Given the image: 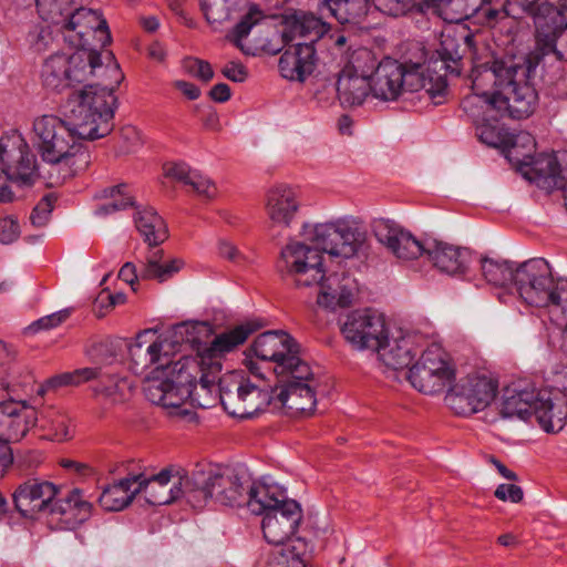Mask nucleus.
I'll return each instance as SVG.
<instances>
[{"mask_svg":"<svg viewBox=\"0 0 567 567\" xmlns=\"http://www.w3.org/2000/svg\"><path fill=\"white\" fill-rule=\"evenodd\" d=\"M107 71L112 78L111 83L84 85L69 94L64 105L69 122L51 114L33 121V144L49 166L44 172L34 157V183L42 178L47 186L56 187L86 169L91 156L83 141L102 138L112 132L117 102L114 92L124 74L116 64L107 68Z\"/></svg>","mask_w":567,"mask_h":567,"instance_id":"obj_1","label":"nucleus"},{"mask_svg":"<svg viewBox=\"0 0 567 567\" xmlns=\"http://www.w3.org/2000/svg\"><path fill=\"white\" fill-rule=\"evenodd\" d=\"M473 95L463 99L461 106L473 118L485 121L484 107L499 116L520 120L529 116L537 102L535 89L527 82V68L515 56L474 61L472 68Z\"/></svg>","mask_w":567,"mask_h":567,"instance_id":"obj_2","label":"nucleus"},{"mask_svg":"<svg viewBox=\"0 0 567 567\" xmlns=\"http://www.w3.org/2000/svg\"><path fill=\"white\" fill-rule=\"evenodd\" d=\"M257 328L252 323L239 324L229 331L217 334L209 346L205 347L196 357H181L173 368L177 373L179 389L166 392L161 388L163 383L155 382L147 388L148 396L153 401H166L168 405L173 406L186 403L189 400L192 404L206 408V403L200 400L198 385L202 392L212 393L217 379L221 378L219 357L244 343Z\"/></svg>","mask_w":567,"mask_h":567,"instance_id":"obj_3","label":"nucleus"},{"mask_svg":"<svg viewBox=\"0 0 567 567\" xmlns=\"http://www.w3.org/2000/svg\"><path fill=\"white\" fill-rule=\"evenodd\" d=\"M372 94L382 101H395L403 92L424 91L434 104H441L447 90L444 75L422 64H403L383 59L371 72Z\"/></svg>","mask_w":567,"mask_h":567,"instance_id":"obj_4","label":"nucleus"},{"mask_svg":"<svg viewBox=\"0 0 567 567\" xmlns=\"http://www.w3.org/2000/svg\"><path fill=\"white\" fill-rule=\"evenodd\" d=\"M163 342L158 341L154 331L144 330L140 332L135 341L128 347V368L136 375H142L152 369L146 375V382L143 386L144 394L150 402L163 406L172 415L193 416L194 413L185 408V403L173 406L168 405L166 401H153L147 394V388L155 382L163 383L161 388L166 392L179 389L177 373L173 370L177 360L173 361L167 351L163 352Z\"/></svg>","mask_w":567,"mask_h":567,"instance_id":"obj_5","label":"nucleus"},{"mask_svg":"<svg viewBox=\"0 0 567 567\" xmlns=\"http://www.w3.org/2000/svg\"><path fill=\"white\" fill-rule=\"evenodd\" d=\"M109 63L104 66L101 61V54L96 49H78L73 52H56L44 59L40 72V79L49 90L62 91L65 87L87 81L92 75L102 72L104 79L95 85L111 83L112 78L107 71L114 61L111 51L105 53Z\"/></svg>","mask_w":567,"mask_h":567,"instance_id":"obj_6","label":"nucleus"},{"mask_svg":"<svg viewBox=\"0 0 567 567\" xmlns=\"http://www.w3.org/2000/svg\"><path fill=\"white\" fill-rule=\"evenodd\" d=\"M499 415L503 419L517 417L523 421L535 417L544 431L556 433L563 430L566 423L567 399L561 393L547 389H506Z\"/></svg>","mask_w":567,"mask_h":567,"instance_id":"obj_7","label":"nucleus"},{"mask_svg":"<svg viewBox=\"0 0 567 567\" xmlns=\"http://www.w3.org/2000/svg\"><path fill=\"white\" fill-rule=\"evenodd\" d=\"M302 518L300 505L289 499L280 507L267 512L261 528L267 543L274 545L271 556L280 567H305V544L300 538H292Z\"/></svg>","mask_w":567,"mask_h":567,"instance_id":"obj_8","label":"nucleus"},{"mask_svg":"<svg viewBox=\"0 0 567 567\" xmlns=\"http://www.w3.org/2000/svg\"><path fill=\"white\" fill-rule=\"evenodd\" d=\"M34 156L24 137L13 131L0 137V203L11 202V185L20 188L34 185Z\"/></svg>","mask_w":567,"mask_h":567,"instance_id":"obj_9","label":"nucleus"},{"mask_svg":"<svg viewBox=\"0 0 567 567\" xmlns=\"http://www.w3.org/2000/svg\"><path fill=\"white\" fill-rule=\"evenodd\" d=\"M301 235L305 240L317 246L319 251L347 259L357 256L367 241V233L362 226L349 218L316 225L305 224Z\"/></svg>","mask_w":567,"mask_h":567,"instance_id":"obj_10","label":"nucleus"},{"mask_svg":"<svg viewBox=\"0 0 567 567\" xmlns=\"http://www.w3.org/2000/svg\"><path fill=\"white\" fill-rule=\"evenodd\" d=\"M249 351L261 361L274 362V371L278 377L305 379L311 374L310 365L299 357V344L285 331L261 333Z\"/></svg>","mask_w":567,"mask_h":567,"instance_id":"obj_11","label":"nucleus"},{"mask_svg":"<svg viewBox=\"0 0 567 567\" xmlns=\"http://www.w3.org/2000/svg\"><path fill=\"white\" fill-rule=\"evenodd\" d=\"M213 391L218 392L224 410L240 419L251 417L269 404L268 393L238 372L218 378Z\"/></svg>","mask_w":567,"mask_h":567,"instance_id":"obj_12","label":"nucleus"},{"mask_svg":"<svg viewBox=\"0 0 567 567\" xmlns=\"http://www.w3.org/2000/svg\"><path fill=\"white\" fill-rule=\"evenodd\" d=\"M322 259L317 246L291 240L281 248L277 269L297 287H310L323 277Z\"/></svg>","mask_w":567,"mask_h":567,"instance_id":"obj_13","label":"nucleus"},{"mask_svg":"<svg viewBox=\"0 0 567 567\" xmlns=\"http://www.w3.org/2000/svg\"><path fill=\"white\" fill-rule=\"evenodd\" d=\"M514 288L525 303L547 308L556 289L549 264L533 258L517 266Z\"/></svg>","mask_w":567,"mask_h":567,"instance_id":"obj_14","label":"nucleus"},{"mask_svg":"<svg viewBox=\"0 0 567 567\" xmlns=\"http://www.w3.org/2000/svg\"><path fill=\"white\" fill-rule=\"evenodd\" d=\"M374 69L372 52L362 49L357 51L351 61L340 71L336 90L342 105H361L369 93H372L371 72Z\"/></svg>","mask_w":567,"mask_h":567,"instance_id":"obj_15","label":"nucleus"},{"mask_svg":"<svg viewBox=\"0 0 567 567\" xmlns=\"http://www.w3.org/2000/svg\"><path fill=\"white\" fill-rule=\"evenodd\" d=\"M420 353V360L409 369L408 379L412 386L425 394L443 391L453 377L445 351L433 343Z\"/></svg>","mask_w":567,"mask_h":567,"instance_id":"obj_16","label":"nucleus"},{"mask_svg":"<svg viewBox=\"0 0 567 567\" xmlns=\"http://www.w3.org/2000/svg\"><path fill=\"white\" fill-rule=\"evenodd\" d=\"M60 31L64 41L78 49H95L91 39H97L103 48L111 43V33L106 20L102 14L87 8L72 9L69 18L65 19Z\"/></svg>","mask_w":567,"mask_h":567,"instance_id":"obj_17","label":"nucleus"},{"mask_svg":"<svg viewBox=\"0 0 567 567\" xmlns=\"http://www.w3.org/2000/svg\"><path fill=\"white\" fill-rule=\"evenodd\" d=\"M497 383L481 375L461 379L445 395L446 404L458 415H472L487 408L495 399Z\"/></svg>","mask_w":567,"mask_h":567,"instance_id":"obj_18","label":"nucleus"},{"mask_svg":"<svg viewBox=\"0 0 567 567\" xmlns=\"http://www.w3.org/2000/svg\"><path fill=\"white\" fill-rule=\"evenodd\" d=\"M341 332L347 342L360 351L375 352L388 337L383 316L371 309L350 312L341 327Z\"/></svg>","mask_w":567,"mask_h":567,"instance_id":"obj_19","label":"nucleus"},{"mask_svg":"<svg viewBox=\"0 0 567 567\" xmlns=\"http://www.w3.org/2000/svg\"><path fill=\"white\" fill-rule=\"evenodd\" d=\"M536 29V45L530 53L527 72L532 64H538L546 56L561 61L567 55V11L559 8V19L538 20Z\"/></svg>","mask_w":567,"mask_h":567,"instance_id":"obj_20","label":"nucleus"},{"mask_svg":"<svg viewBox=\"0 0 567 567\" xmlns=\"http://www.w3.org/2000/svg\"><path fill=\"white\" fill-rule=\"evenodd\" d=\"M135 492L143 493L151 505H167L181 499V470L174 466L163 468L159 473L146 476L134 474Z\"/></svg>","mask_w":567,"mask_h":567,"instance_id":"obj_21","label":"nucleus"},{"mask_svg":"<svg viewBox=\"0 0 567 567\" xmlns=\"http://www.w3.org/2000/svg\"><path fill=\"white\" fill-rule=\"evenodd\" d=\"M372 227L378 241L398 259L413 260L426 254L427 243L423 244L393 220L379 218Z\"/></svg>","mask_w":567,"mask_h":567,"instance_id":"obj_22","label":"nucleus"},{"mask_svg":"<svg viewBox=\"0 0 567 567\" xmlns=\"http://www.w3.org/2000/svg\"><path fill=\"white\" fill-rule=\"evenodd\" d=\"M163 257V249L148 250L138 274L133 262H126L120 269L118 278L131 286H133L138 278L165 282L183 268L184 261L177 258L164 260Z\"/></svg>","mask_w":567,"mask_h":567,"instance_id":"obj_23","label":"nucleus"},{"mask_svg":"<svg viewBox=\"0 0 567 567\" xmlns=\"http://www.w3.org/2000/svg\"><path fill=\"white\" fill-rule=\"evenodd\" d=\"M282 384L276 388V398L291 414H311L316 408L317 383L313 373L305 379L285 375Z\"/></svg>","mask_w":567,"mask_h":567,"instance_id":"obj_24","label":"nucleus"},{"mask_svg":"<svg viewBox=\"0 0 567 567\" xmlns=\"http://www.w3.org/2000/svg\"><path fill=\"white\" fill-rule=\"evenodd\" d=\"M92 504L84 499L80 488H73L64 497L53 499L49 506L50 524L59 529L72 530L86 522Z\"/></svg>","mask_w":567,"mask_h":567,"instance_id":"obj_25","label":"nucleus"},{"mask_svg":"<svg viewBox=\"0 0 567 567\" xmlns=\"http://www.w3.org/2000/svg\"><path fill=\"white\" fill-rule=\"evenodd\" d=\"M468 51L472 58V64L474 61L486 62L487 60L498 59L485 48V56L477 55V49L475 47L474 35L470 33L457 34L456 32H444L441 35V47L437 53L441 58L443 66L446 71L458 75L461 73L460 62L463 59L465 52ZM505 56H499L504 59ZM474 65H472L473 68Z\"/></svg>","mask_w":567,"mask_h":567,"instance_id":"obj_26","label":"nucleus"},{"mask_svg":"<svg viewBox=\"0 0 567 567\" xmlns=\"http://www.w3.org/2000/svg\"><path fill=\"white\" fill-rule=\"evenodd\" d=\"M58 492V487L50 482L30 478L16 488L13 503L22 516L31 517L49 508Z\"/></svg>","mask_w":567,"mask_h":567,"instance_id":"obj_27","label":"nucleus"},{"mask_svg":"<svg viewBox=\"0 0 567 567\" xmlns=\"http://www.w3.org/2000/svg\"><path fill=\"white\" fill-rule=\"evenodd\" d=\"M299 206L297 194L291 187L284 184L271 187L265 197V210L270 220V230L289 228Z\"/></svg>","mask_w":567,"mask_h":567,"instance_id":"obj_28","label":"nucleus"},{"mask_svg":"<svg viewBox=\"0 0 567 567\" xmlns=\"http://www.w3.org/2000/svg\"><path fill=\"white\" fill-rule=\"evenodd\" d=\"M214 501L229 507H241L248 498L249 478L234 468H214Z\"/></svg>","mask_w":567,"mask_h":567,"instance_id":"obj_29","label":"nucleus"},{"mask_svg":"<svg viewBox=\"0 0 567 567\" xmlns=\"http://www.w3.org/2000/svg\"><path fill=\"white\" fill-rule=\"evenodd\" d=\"M313 285L320 287L318 305L330 309L349 307L358 290L355 279L346 272L323 274L322 279Z\"/></svg>","mask_w":567,"mask_h":567,"instance_id":"obj_30","label":"nucleus"},{"mask_svg":"<svg viewBox=\"0 0 567 567\" xmlns=\"http://www.w3.org/2000/svg\"><path fill=\"white\" fill-rule=\"evenodd\" d=\"M520 169L538 187L550 190L561 184V169L554 154L524 155Z\"/></svg>","mask_w":567,"mask_h":567,"instance_id":"obj_31","label":"nucleus"},{"mask_svg":"<svg viewBox=\"0 0 567 567\" xmlns=\"http://www.w3.org/2000/svg\"><path fill=\"white\" fill-rule=\"evenodd\" d=\"M316 49L311 43H296L279 59V70L285 79L303 81L316 66Z\"/></svg>","mask_w":567,"mask_h":567,"instance_id":"obj_32","label":"nucleus"},{"mask_svg":"<svg viewBox=\"0 0 567 567\" xmlns=\"http://www.w3.org/2000/svg\"><path fill=\"white\" fill-rule=\"evenodd\" d=\"M419 339L420 337L416 334H406L393 340H390L388 336L375 352L386 367L393 370L404 369L421 352V347L417 344Z\"/></svg>","mask_w":567,"mask_h":567,"instance_id":"obj_33","label":"nucleus"},{"mask_svg":"<svg viewBox=\"0 0 567 567\" xmlns=\"http://www.w3.org/2000/svg\"><path fill=\"white\" fill-rule=\"evenodd\" d=\"M181 498L195 509H202L209 499H214V468L197 470L190 475L181 470Z\"/></svg>","mask_w":567,"mask_h":567,"instance_id":"obj_34","label":"nucleus"},{"mask_svg":"<svg viewBox=\"0 0 567 567\" xmlns=\"http://www.w3.org/2000/svg\"><path fill=\"white\" fill-rule=\"evenodd\" d=\"M426 255L437 269L447 275L463 274L471 257L466 248L436 240L427 243Z\"/></svg>","mask_w":567,"mask_h":567,"instance_id":"obj_35","label":"nucleus"},{"mask_svg":"<svg viewBox=\"0 0 567 567\" xmlns=\"http://www.w3.org/2000/svg\"><path fill=\"white\" fill-rule=\"evenodd\" d=\"M281 39L285 44L293 41L297 37H310V43L313 44L324 32V24L320 19L302 11L286 14Z\"/></svg>","mask_w":567,"mask_h":567,"instance_id":"obj_36","label":"nucleus"},{"mask_svg":"<svg viewBox=\"0 0 567 567\" xmlns=\"http://www.w3.org/2000/svg\"><path fill=\"white\" fill-rule=\"evenodd\" d=\"M135 226L148 245V250H156L168 237L164 219L152 207L138 209L135 214Z\"/></svg>","mask_w":567,"mask_h":567,"instance_id":"obj_37","label":"nucleus"},{"mask_svg":"<svg viewBox=\"0 0 567 567\" xmlns=\"http://www.w3.org/2000/svg\"><path fill=\"white\" fill-rule=\"evenodd\" d=\"M134 480V475H128L105 487L99 497L101 507L105 511L117 512L128 506L137 495Z\"/></svg>","mask_w":567,"mask_h":567,"instance_id":"obj_38","label":"nucleus"},{"mask_svg":"<svg viewBox=\"0 0 567 567\" xmlns=\"http://www.w3.org/2000/svg\"><path fill=\"white\" fill-rule=\"evenodd\" d=\"M287 501L277 488L249 482L248 498H246L244 506H247L249 512L255 515L264 514L265 516L267 512L280 507V503Z\"/></svg>","mask_w":567,"mask_h":567,"instance_id":"obj_39","label":"nucleus"},{"mask_svg":"<svg viewBox=\"0 0 567 567\" xmlns=\"http://www.w3.org/2000/svg\"><path fill=\"white\" fill-rule=\"evenodd\" d=\"M370 0H322V9L340 23H358L370 9Z\"/></svg>","mask_w":567,"mask_h":567,"instance_id":"obj_40","label":"nucleus"},{"mask_svg":"<svg viewBox=\"0 0 567 567\" xmlns=\"http://www.w3.org/2000/svg\"><path fill=\"white\" fill-rule=\"evenodd\" d=\"M212 332L210 326L202 321H184L173 326L169 331V340L175 344H189L197 348L198 353L203 351L199 348L202 339L208 337Z\"/></svg>","mask_w":567,"mask_h":567,"instance_id":"obj_41","label":"nucleus"},{"mask_svg":"<svg viewBox=\"0 0 567 567\" xmlns=\"http://www.w3.org/2000/svg\"><path fill=\"white\" fill-rule=\"evenodd\" d=\"M9 442L22 440L38 424V412L25 401H14L13 413L10 414Z\"/></svg>","mask_w":567,"mask_h":567,"instance_id":"obj_42","label":"nucleus"},{"mask_svg":"<svg viewBox=\"0 0 567 567\" xmlns=\"http://www.w3.org/2000/svg\"><path fill=\"white\" fill-rule=\"evenodd\" d=\"M38 422L40 429L47 433V437L52 441L62 442L72 436L69 416L58 409L44 410Z\"/></svg>","mask_w":567,"mask_h":567,"instance_id":"obj_43","label":"nucleus"},{"mask_svg":"<svg viewBox=\"0 0 567 567\" xmlns=\"http://www.w3.org/2000/svg\"><path fill=\"white\" fill-rule=\"evenodd\" d=\"M131 388V383L126 378L102 372V378L93 390L96 395L103 396L111 403H120L127 399Z\"/></svg>","mask_w":567,"mask_h":567,"instance_id":"obj_44","label":"nucleus"},{"mask_svg":"<svg viewBox=\"0 0 567 567\" xmlns=\"http://www.w3.org/2000/svg\"><path fill=\"white\" fill-rule=\"evenodd\" d=\"M481 268L483 277L488 284L496 287H506L507 285L514 287L516 268L511 262L483 258L481 260Z\"/></svg>","mask_w":567,"mask_h":567,"instance_id":"obj_45","label":"nucleus"},{"mask_svg":"<svg viewBox=\"0 0 567 567\" xmlns=\"http://www.w3.org/2000/svg\"><path fill=\"white\" fill-rule=\"evenodd\" d=\"M28 380L16 384L11 381H2L0 383V440L8 444L9 442V423L10 414L13 413L14 401L12 394L16 392L17 385H27L30 383L31 377L27 375Z\"/></svg>","mask_w":567,"mask_h":567,"instance_id":"obj_46","label":"nucleus"},{"mask_svg":"<svg viewBox=\"0 0 567 567\" xmlns=\"http://www.w3.org/2000/svg\"><path fill=\"white\" fill-rule=\"evenodd\" d=\"M35 6L42 20L61 29L74 3L73 0H35Z\"/></svg>","mask_w":567,"mask_h":567,"instance_id":"obj_47","label":"nucleus"},{"mask_svg":"<svg viewBox=\"0 0 567 567\" xmlns=\"http://www.w3.org/2000/svg\"><path fill=\"white\" fill-rule=\"evenodd\" d=\"M524 12L534 18L535 27L538 28V20L559 19V8L561 3L558 0H516Z\"/></svg>","mask_w":567,"mask_h":567,"instance_id":"obj_48","label":"nucleus"},{"mask_svg":"<svg viewBox=\"0 0 567 567\" xmlns=\"http://www.w3.org/2000/svg\"><path fill=\"white\" fill-rule=\"evenodd\" d=\"M127 185L121 184L103 189L102 197L111 198L107 204L101 205L96 209L97 215H107L117 210L134 206L133 198L127 193Z\"/></svg>","mask_w":567,"mask_h":567,"instance_id":"obj_49","label":"nucleus"},{"mask_svg":"<svg viewBox=\"0 0 567 567\" xmlns=\"http://www.w3.org/2000/svg\"><path fill=\"white\" fill-rule=\"evenodd\" d=\"M229 0H200V7L209 24L216 27L231 17Z\"/></svg>","mask_w":567,"mask_h":567,"instance_id":"obj_50","label":"nucleus"},{"mask_svg":"<svg viewBox=\"0 0 567 567\" xmlns=\"http://www.w3.org/2000/svg\"><path fill=\"white\" fill-rule=\"evenodd\" d=\"M547 309L556 320H561L565 326L567 324V278L556 280V289Z\"/></svg>","mask_w":567,"mask_h":567,"instance_id":"obj_51","label":"nucleus"},{"mask_svg":"<svg viewBox=\"0 0 567 567\" xmlns=\"http://www.w3.org/2000/svg\"><path fill=\"white\" fill-rule=\"evenodd\" d=\"M29 49L34 53L48 51L53 42L52 31L48 27L34 25L27 35Z\"/></svg>","mask_w":567,"mask_h":567,"instance_id":"obj_52","label":"nucleus"},{"mask_svg":"<svg viewBox=\"0 0 567 567\" xmlns=\"http://www.w3.org/2000/svg\"><path fill=\"white\" fill-rule=\"evenodd\" d=\"M262 18L261 12L252 7L247 14L235 25L233 30L234 43L243 50L241 40L245 39L251 28Z\"/></svg>","mask_w":567,"mask_h":567,"instance_id":"obj_53","label":"nucleus"},{"mask_svg":"<svg viewBox=\"0 0 567 567\" xmlns=\"http://www.w3.org/2000/svg\"><path fill=\"white\" fill-rule=\"evenodd\" d=\"M56 198L52 194H48L41 198L30 215V221L35 227H43L50 219L53 205Z\"/></svg>","mask_w":567,"mask_h":567,"instance_id":"obj_54","label":"nucleus"},{"mask_svg":"<svg viewBox=\"0 0 567 567\" xmlns=\"http://www.w3.org/2000/svg\"><path fill=\"white\" fill-rule=\"evenodd\" d=\"M187 185L205 199H212L217 195V187L214 182L197 171L194 172Z\"/></svg>","mask_w":567,"mask_h":567,"instance_id":"obj_55","label":"nucleus"},{"mask_svg":"<svg viewBox=\"0 0 567 567\" xmlns=\"http://www.w3.org/2000/svg\"><path fill=\"white\" fill-rule=\"evenodd\" d=\"M476 135L478 140L487 146L497 148L505 144V136L502 134L501 130L489 123L477 125Z\"/></svg>","mask_w":567,"mask_h":567,"instance_id":"obj_56","label":"nucleus"},{"mask_svg":"<svg viewBox=\"0 0 567 567\" xmlns=\"http://www.w3.org/2000/svg\"><path fill=\"white\" fill-rule=\"evenodd\" d=\"M184 69L192 75L204 82H208L214 78L212 65L204 60L196 58H187L184 60Z\"/></svg>","mask_w":567,"mask_h":567,"instance_id":"obj_57","label":"nucleus"},{"mask_svg":"<svg viewBox=\"0 0 567 567\" xmlns=\"http://www.w3.org/2000/svg\"><path fill=\"white\" fill-rule=\"evenodd\" d=\"M69 316H70L69 310H61V311L54 312L52 315L42 317L39 320H37L35 322H33L29 327V330L39 331V330H49V329L55 328L59 324H61L63 321H65Z\"/></svg>","mask_w":567,"mask_h":567,"instance_id":"obj_58","label":"nucleus"},{"mask_svg":"<svg viewBox=\"0 0 567 567\" xmlns=\"http://www.w3.org/2000/svg\"><path fill=\"white\" fill-rule=\"evenodd\" d=\"M68 385H73V386L79 385V379H76L75 371L63 372L61 374L51 377L43 384L41 392L48 391V390H55V389H59L62 386H68Z\"/></svg>","mask_w":567,"mask_h":567,"instance_id":"obj_59","label":"nucleus"},{"mask_svg":"<svg viewBox=\"0 0 567 567\" xmlns=\"http://www.w3.org/2000/svg\"><path fill=\"white\" fill-rule=\"evenodd\" d=\"M496 498L503 502L519 503L523 501L524 492L515 484H501L494 492Z\"/></svg>","mask_w":567,"mask_h":567,"instance_id":"obj_60","label":"nucleus"},{"mask_svg":"<svg viewBox=\"0 0 567 567\" xmlns=\"http://www.w3.org/2000/svg\"><path fill=\"white\" fill-rule=\"evenodd\" d=\"M20 234L18 221L13 217H4L0 219V243L11 244Z\"/></svg>","mask_w":567,"mask_h":567,"instance_id":"obj_61","label":"nucleus"},{"mask_svg":"<svg viewBox=\"0 0 567 567\" xmlns=\"http://www.w3.org/2000/svg\"><path fill=\"white\" fill-rule=\"evenodd\" d=\"M165 175L172 179H175L177 182H181L185 185L188 184L192 175L195 171H192L189 166L185 163H173L167 164L164 167Z\"/></svg>","mask_w":567,"mask_h":567,"instance_id":"obj_62","label":"nucleus"},{"mask_svg":"<svg viewBox=\"0 0 567 567\" xmlns=\"http://www.w3.org/2000/svg\"><path fill=\"white\" fill-rule=\"evenodd\" d=\"M221 73L228 80L238 83L244 82L248 74L246 68L241 63L236 61L228 62L223 68Z\"/></svg>","mask_w":567,"mask_h":567,"instance_id":"obj_63","label":"nucleus"},{"mask_svg":"<svg viewBox=\"0 0 567 567\" xmlns=\"http://www.w3.org/2000/svg\"><path fill=\"white\" fill-rule=\"evenodd\" d=\"M230 96V87L226 83L215 84L209 91V97L218 103L227 102Z\"/></svg>","mask_w":567,"mask_h":567,"instance_id":"obj_64","label":"nucleus"}]
</instances>
